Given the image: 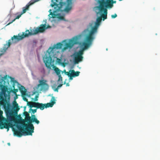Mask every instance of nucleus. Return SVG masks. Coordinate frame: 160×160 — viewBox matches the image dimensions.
Masks as SVG:
<instances>
[{"mask_svg": "<svg viewBox=\"0 0 160 160\" xmlns=\"http://www.w3.org/2000/svg\"><path fill=\"white\" fill-rule=\"evenodd\" d=\"M62 84H60L59 85H58L57 88H60L62 86Z\"/></svg>", "mask_w": 160, "mask_h": 160, "instance_id": "obj_32", "label": "nucleus"}, {"mask_svg": "<svg viewBox=\"0 0 160 160\" xmlns=\"http://www.w3.org/2000/svg\"><path fill=\"white\" fill-rule=\"evenodd\" d=\"M11 43H14L12 42V38L11 39H9L7 43L6 44H4L3 48L5 49V50H7L8 48L10 47V45Z\"/></svg>", "mask_w": 160, "mask_h": 160, "instance_id": "obj_16", "label": "nucleus"}, {"mask_svg": "<svg viewBox=\"0 0 160 160\" xmlns=\"http://www.w3.org/2000/svg\"><path fill=\"white\" fill-rule=\"evenodd\" d=\"M8 78V77L6 75L0 79V88L1 90V92H0L1 101L8 102L6 99L8 95L6 92H8V94L10 93V92H8V88L7 87V85H9Z\"/></svg>", "mask_w": 160, "mask_h": 160, "instance_id": "obj_6", "label": "nucleus"}, {"mask_svg": "<svg viewBox=\"0 0 160 160\" xmlns=\"http://www.w3.org/2000/svg\"><path fill=\"white\" fill-rule=\"evenodd\" d=\"M110 1L111 3H112V2H113V4L114 3L116 2V1L114 2L113 0H110Z\"/></svg>", "mask_w": 160, "mask_h": 160, "instance_id": "obj_34", "label": "nucleus"}, {"mask_svg": "<svg viewBox=\"0 0 160 160\" xmlns=\"http://www.w3.org/2000/svg\"><path fill=\"white\" fill-rule=\"evenodd\" d=\"M69 77V79L70 80H72L73 79V77L72 76L71 74L70 75L68 76Z\"/></svg>", "mask_w": 160, "mask_h": 160, "instance_id": "obj_31", "label": "nucleus"}, {"mask_svg": "<svg viewBox=\"0 0 160 160\" xmlns=\"http://www.w3.org/2000/svg\"><path fill=\"white\" fill-rule=\"evenodd\" d=\"M59 0H52V2L53 4H52L51 6L52 7H54V12L63 11L68 12L71 9L72 0H67V5L66 8L63 9H62V8L65 3L62 2H59Z\"/></svg>", "mask_w": 160, "mask_h": 160, "instance_id": "obj_7", "label": "nucleus"}, {"mask_svg": "<svg viewBox=\"0 0 160 160\" xmlns=\"http://www.w3.org/2000/svg\"><path fill=\"white\" fill-rule=\"evenodd\" d=\"M35 2H33L32 1H30L25 7L22 8V11L21 13L22 14L25 13L26 11L28 10L30 6Z\"/></svg>", "mask_w": 160, "mask_h": 160, "instance_id": "obj_14", "label": "nucleus"}, {"mask_svg": "<svg viewBox=\"0 0 160 160\" xmlns=\"http://www.w3.org/2000/svg\"><path fill=\"white\" fill-rule=\"evenodd\" d=\"M58 88H56L55 90V91H57V92H58Z\"/></svg>", "mask_w": 160, "mask_h": 160, "instance_id": "obj_35", "label": "nucleus"}, {"mask_svg": "<svg viewBox=\"0 0 160 160\" xmlns=\"http://www.w3.org/2000/svg\"><path fill=\"white\" fill-rule=\"evenodd\" d=\"M117 15L116 14H115L114 15H111V17L112 18H114L117 17Z\"/></svg>", "mask_w": 160, "mask_h": 160, "instance_id": "obj_29", "label": "nucleus"}, {"mask_svg": "<svg viewBox=\"0 0 160 160\" xmlns=\"http://www.w3.org/2000/svg\"><path fill=\"white\" fill-rule=\"evenodd\" d=\"M19 89L22 96H24L26 95L27 90L24 86L21 85L20 87H19Z\"/></svg>", "mask_w": 160, "mask_h": 160, "instance_id": "obj_15", "label": "nucleus"}, {"mask_svg": "<svg viewBox=\"0 0 160 160\" xmlns=\"http://www.w3.org/2000/svg\"><path fill=\"white\" fill-rule=\"evenodd\" d=\"M98 2L100 5L98 8L100 11L102 13L104 12L101 15V17L104 21L107 18V10L105 8H112L113 6V2L111 3L110 0H101L99 1Z\"/></svg>", "mask_w": 160, "mask_h": 160, "instance_id": "obj_8", "label": "nucleus"}, {"mask_svg": "<svg viewBox=\"0 0 160 160\" xmlns=\"http://www.w3.org/2000/svg\"><path fill=\"white\" fill-rule=\"evenodd\" d=\"M102 20V18L101 17H98L96 20V22H98V23H100Z\"/></svg>", "mask_w": 160, "mask_h": 160, "instance_id": "obj_24", "label": "nucleus"}, {"mask_svg": "<svg viewBox=\"0 0 160 160\" xmlns=\"http://www.w3.org/2000/svg\"><path fill=\"white\" fill-rule=\"evenodd\" d=\"M65 74L68 76L71 74V72L69 70V72H66Z\"/></svg>", "mask_w": 160, "mask_h": 160, "instance_id": "obj_27", "label": "nucleus"}, {"mask_svg": "<svg viewBox=\"0 0 160 160\" xmlns=\"http://www.w3.org/2000/svg\"><path fill=\"white\" fill-rule=\"evenodd\" d=\"M22 15V14L21 13V14L17 16V17H16V18H14L13 20L11 22H9L6 25V26L12 23L13 22H14L16 20V19H19L21 17Z\"/></svg>", "mask_w": 160, "mask_h": 160, "instance_id": "obj_20", "label": "nucleus"}, {"mask_svg": "<svg viewBox=\"0 0 160 160\" xmlns=\"http://www.w3.org/2000/svg\"><path fill=\"white\" fill-rule=\"evenodd\" d=\"M54 70L58 75L60 74L61 70H60L58 68L55 67L54 68Z\"/></svg>", "mask_w": 160, "mask_h": 160, "instance_id": "obj_21", "label": "nucleus"}, {"mask_svg": "<svg viewBox=\"0 0 160 160\" xmlns=\"http://www.w3.org/2000/svg\"><path fill=\"white\" fill-rule=\"evenodd\" d=\"M25 110V107L24 108V110Z\"/></svg>", "mask_w": 160, "mask_h": 160, "instance_id": "obj_41", "label": "nucleus"}, {"mask_svg": "<svg viewBox=\"0 0 160 160\" xmlns=\"http://www.w3.org/2000/svg\"><path fill=\"white\" fill-rule=\"evenodd\" d=\"M55 99L53 97L51 99V102L47 103L46 104H43L42 103H40L37 102L36 108H39L41 110H43L45 108L52 107L53 105L55 103Z\"/></svg>", "mask_w": 160, "mask_h": 160, "instance_id": "obj_10", "label": "nucleus"}, {"mask_svg": "<svg viewBox=\"0 0 160 160\" xmlns=\"http://www.w3.org/2000/svg\"><path fill=\"white\" fill-rule=\"evenodd\" d=\"M8 78H9L11 79V82L13 83L12 85L13 89V90H12V89H11V90L10 91V92H12L14 94L16 95V92H18V89H15V85L16 84L19 85H20L18 83V82L17 81L14 80V78L9 76H8Z\"/></svg>", "mask_w": 160, "mask_h": 160, "instance_id": "obj_12", "label": "nucleus"}, {"mask_svg": "<svg viewBox=\"0 0 160 160\" xmlns=\"http://www.w3.org/2000/svg\"><path fill=\"white\" fill-rule=\"evenodd\" d=\"M90 25V26H91V27H92V24H91Z\"/></svg>", "mask_w": 160, "mask_h": 160, "instance_id": "obj_39", "label": "nucleus"}, {"mask_svg": "<svg viewBox=\"0 0 160 160\" xmlns=\"http://www.w3.org/2000/svg\"><path fill=\"white\" fill-rule=\"evenodd\" d=\"M22 98H23V99L26 102H29L28 101V99L26 98L24 96H22Z\"/></svg>", "mask_w": 160, "mask_h": 160, "instance_id": "obj_28", "label": "nucleus"}, {"mask_svg": "<svg viewBox=\"0 0 160 160\" xmlns=\"http://www.w3.org/2000/svg\"><path fill=\"white\" fill-rule=\"evenodd\" d=\"M57 52V53H59V52Z\"/></svg>", "mask_w": 160, "mask_h": 160, "instance_id": "obj_40", "label": "nucleus"}, {"mask_svg": "<svg viewBox=\"0 0 160 160\" xmlns=\"http://www.w3.org/2000/svg\"><path fill=\"white\" fill-rule=\"evenodd\" d=\"M47 28L46 27V24H41L40 27L36 28L35 29H30V31L29 30H26L25 33L22 32V34L20 33L18 34V35H14L12 38V42L16 43L25 38L28 37L29 36L36 34L38 32H42Z\"/></svg>", "mask_w": 160, "mask_h": 160, "instance_id": "obj_4", "label": "nucleus"}, {"mask_svg": "<svg viewBox=\"0 0 160 160\" xmlns=\"http://www.w3.org/2000/svg\"><path fill=\"white\" fill-rule=\"evenodd\" d=\"M23 115L26 117V121L28 123V121H30V117L29 116V114L28 112L25 111L23 112Z\"/></svg>", "mask_w": 160, "mask_h": 160, "instance_id": "obj_19", "label": "nucleus"}, {"mask_svg": "<svg viewBox=\"0 0 160 160\" xmlns=\"http://www.w3.org/2000/svg\"><path fill=\"white\" fill-rule=\"evenodd\" d=\"M6 51V50H5L4 48H1L0 50V56L3 55Z\"/></svg>", "mask_w": 160, "mask_h": 160, "instance_id": "obj_22", "label": "nucleus"}, {"mask_svg": "<svg viewBox=\"0 0 160 160\" xmlns=\"http://www.w3.org/2000/svg\"><path fill=\"white\" fill-rule=\"evenodd\" d=\"M1 102V101L0 100V102Z\"/></svg>", "mask_w": 160, "mask_h": 160, "instance_id": "obj_43", "label": "nucleus"}, {"mask_svg": "<svg viewBox=\"0 0 160 160\" xmlns=\"http://www.w3.org/2000/svg\"><path fill=\"white\" fill-rule=\"evenodd\" d=\"M8 145H9V146H10V143H8Z\"/></svg>", "mask_w": 160, "mask_h": 160, "instance_id": "obj_37", "label": "nucleus"}, {"mask_svg": "<svg viewBox=\"0 0 160 160\" xmlns=\"http://www.w3.org/2000/svg\"><path fill=\"white\" fill-rule=\"evenodd\" d=\"M70 71L71 72V75L73 77L78 76L80 73V72L79 71L75 72L74 70H70Z\"/></svg>", "mask_w": 160, "mask_h": 160, "instance_id": "obj_17", "label": "nucleus"}, {"mask_svg": "<svg viewBox=\"0 0 160 160\" xmlns=\"http://www.w3.org/2000/svg\"><path fill=\"white\" fill-rule=\"evenodd\" d=\"M81 36L82 35H79L73 37L69 40L68 42H66V40H64L63 41L62 43H58L56 44H54L52 47L49 48L45 54L46 57L44 59V62L46 67L48 68H51L54 62V60H52V58L53 57L55 58L54 56L56 55V52H55L56 49H61L63 46H64L62 49L63 50H65L68 48H71L74 44L78 43Z\"/></svg>", "mask_w": 160, "mask_h": 160, "instance_id": "obj_1", "label": "nucleus"}, {"mask_svg": "<svg viewBox=\"0 0 160 160\" xmlns=\"http://www.w3.org/2000/svg\"><path fill=\"white\" fill-rule=\"evenodd\" d=\"M9 102H0V129L5 128L8 131L12 124L10 122L14 120V112L12 110Z\"/></svg>", "mask_w": 160, "mask_h": 160, "instance_id": "obj_2", "label": "nucleus"}, {"mask_svg": "<svg viewBox=\"0 0 160 160\" xmlns=\"http://www.w3.org/2000/svg\"><path fill=\"white\" fill-rule=\"evenodd\" d=\"M58 78H59L58 81H62V76L61 75V74H60L59 75H58Z\"/></svg>", "mask_w": 160, "mask_h": 160, "instance_id": "obj_26", "label": "nucleus"}, {"mask_svg": "<svg viewBox=\"0 0 160 160\" xmlns=\"http://www.w3.org/2000/svg\"><path fill=\"white\" fill-rule=\"evenodd\" d=\"M50 14L52 16V17H54V16H53V15H54V14L53 13H52V12H50Z\"/></svg>", "mask_w": 160, "mask_h": 160, "instance_id": "obj_33", "label": "nucleus"}, {"mask_svg": "<svg viewBox=\"0 0 160 160\" xmlns=\"http://www.w3.org/2000/svg\"><path fill=\"white\" fill-rule=\"evenodd\" d=\"M30 111H32V113L34 114L35 113L37 112V109H32V108H30L29 109Z\"/></svg>", "mask_w": 160, "mask_h": 160, "instance_id": "obj_25", "label": "nucleus"}, {"mask_svg": "<svg viewBox=\"0 0 160 160\" xmlns=\"http://www.w3.org/2000/svg\"><path fill=\"white\" fill-rule=\"evenodd\" d=\"M54 57L55 58L53 57L52 58V60H54V59L55 58H56V62L58 63H61V60L60 59H59V58H58L57 57H56L55 56V55L54 56Z\"/></svg>", "mask_w": 160, "mask_h": 160, "instance_id": "obj_23", "label": "nucleus"}, {"mask_svg": "<svg viewBox=\"0 0 160 160\" xmlns=\"http://www.w3.org/2000/svg\"><path fill=\"white\" fill-rule=\"evenodd\" d=\"M69 85L68 83L67 84V86H68Z\"/></svg>", "mask_w": 160, "mask_h": 160, "instance_id": "obj_38", "label": "nucleus"}, {"mask_svg": "<svg viewBox=\"0 0 160 160\" xmlns=\"http://www.w3.org/2000/svg\"><path fill=\"white\" fill-rule=\"evenodd\" d=\"M100 23L96 22L95 23V26L92 28L90 31L89 28L85 29L82 32V35L86 36L84 39L85 42H83L85 48H88L92 44L94 37V34L97 32L98 27Z\"/></svg>", "mask_w": 160, "mask_h": 160, "instance_id": "obj_5", "label": "nucleus"}, {"mask_svg": "<svg viewBox=\"0 0 160 160\" xmlns=\"http://www.w3.org/2000/svg\"><path fill=\"white\" fill-rule=\"evenodd\" d=\"M47 81L44 79L40 80L39 81V84L37 85L38 88L41 87L40 90L46 91L48 90L49 86L47 83Z\"/></svg>", "mask_w": 160, "mask_h": 160, "instance_id": "obj_11", "label": "nucleus"}, {"mask_svg": "<svg viewBox=\"0 0 160 160\" xmlns=\"http://www.w3.org/2000/svg\"><path fill=\"white\" fill-rule=\"evenodd\" d=\"M66 72V70H64L63 71H62V73H63V72H64V73H65V72Z\"/></svg>", "mask_w": 160, "mask_h": 160, "instance_id": "obj_36", "label": "nucleus"}, {"mask_svg": "<svg viewBox=\"0 0 160 160\" xmlns=\"http://www.w3.org/2000/svg\"><path fill=\"white\" fill-rule=\"evenodd\" d=\"M38 95H36L35 97V100H34V101H37L38 99Z\"/></svg>", "mask_w": 160, "mask_h": 160, "instance_id": "obj_30", "label": "nucleus"}, {"mask_svg": "<svg viewBox=\"0 0 160 160\" xmlns=\"http://www.w3.org/2000/svg\"><path fill=\"white\" fill-rule=\"evenodd\" d=\"M37 102H29L27 103V105L31 108L32 107L36 108Z\"/></svg>", "mask_w": 160, "mask_h": 160, "instance_id": "obj_18", "label": "nucleus"}, {"mask_svg": "<svg viewBox=\"0 0 160 160\" xmlns=\"http://www.w3.org/2000/svg\"><path fill=\"white\" fill-rule=\"evenodd\" d=\"M13 109L14 110H12L14 112V116L15 114H17V111L19 110L20 108H19L18 104L16 101L13 102Z\"/></svg>", "mask_w": 160, "mask_h": 160, "instance_id": "obj_13", "label": "nucleus"}, {"mask_svg": "<svg viewBox=\"0 0 160 160\" xmlns=\"http://www.w3.org/2000/svg\"><path fill=\"white\" fill-rule=\"evenodd\" d=\"M51 11V10L50 9V10H49V11Z\"/></svg>", "mask_w": 160, "mask_h": 160, "instance_id": "obj_42", "label": "nucleus"}, {"mask_svg": "<svg viewBox=\"0 0 160 160\" xmlns=\"http://www.w3.org/2000/svg\"><path fill=\"white\" fill-rule=\"evenodd\" d=\"M83 45L84 47L83 49L76 52L74 55V61L75 64H78L79 62L82 60L83 57L82 56L83 54V51L84 50L88 48H85V46L83 44Z\"/></svg>", "mask_w": 160, "mask_h": 160, "instance_id": "obj_9", "label": "nucleus"}, {"mask_svg": "<svg viewBox=\"0 0 160 160\" xmlns=\"http://www.w3.org/2000/svg\"><path fill=\"white\" fill-rule=\"evenodd\" d=\"M32 118H30V121H28V124H24L23 125V128L21 126H17L18 129L15 130L14 131V134L18 137H21L22 135L27 136L32 135V133L34 132V127L32 123V122H35L37 124H38L40 122L36 118L35 115L32 116Z\"/></svg>", "mask_w": 160, "mask_h": 160, "instance_id": "obj_3", "label": "nucleus"}]
</instances>
